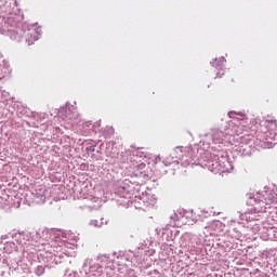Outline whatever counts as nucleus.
<instances>
[{"label":"nucleus","instance_id":"f257e3e1","mask_svg":"<svg viewBox=\"0 0 277 277\" xmlns=\"http://www.w3.org/2000/svg\"><path fill=\"white\" fill-rule=\"evenodd\" d=\"M265 124H266V127H269V124H274V128H271V131H274V132L277 131V120L276 119L267 117L265 119Z\"/></svg>","mask_w":277,"mask_h":277},{"label":"nucleus","instance_id":"f03ea898","mask_svg":"<svg viewBox=\"0 0 277 277\" xmlns=\"http://www.w3.org/2000/svg\"><path fill=\"white\" fill-rule=\"evenodd\" d=\"M268 128V131H272L274 129V124L266 126Z\"/></svg>","mask_w":277,"mask_h":277},{"label":"nucleus","instance_id":"7ed1b4c3","mask_svg":"<svg viewBox=\"0 0 277 277\" xmlns=\"http://www.w3.org/2000/svg\"><path fill=\"white\" fill-rule=\"evenodd\" d=\"M273 202L277 203V194L273 197Z\"/></svg>","mask_w":277,"mask_h":277},{"label":"nucleus","instance_id":"20e7f679","mask_svg":"<svg viewBox=\"0 0 277 277\" xmlns=\"http://www.w3.org/2000/svg\"><path fill=\"white\" fill-rule=\"evenodd\" d=\"M38 269H41V272H44V268H42V266H40Z\"/></svg>","mask_w":277,"mask_h":277}]
</instances>
